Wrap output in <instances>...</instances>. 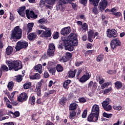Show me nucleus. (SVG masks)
I'll return each mask as SVG.
<instances>
[{"instance_id": "obj_21", "label": "nucleus", "mask_w": 125, "mask_h": 125, "mask_svg": "<svg viewBox=\"0 0 125 125\" xmlns=\"http://www.w3.org/2000/svg\"><path fill=\"white\" fill-rule=\"evenodd\" d=\"M8 115L11 116L12 118H18V117H19V116H20V112H19V111H16L13 113L12 112V111H10L8 113Z\"/></svg>"}, {"instance_id": "obj_18", "label": "nucleus", "mask_w": 125, "mask_h": 125, "mask_svg": "<svg viewBox=\"0 0 125 125\" xmlns=\"http://www.w3.org/2000/svg\"><path fill=\"white\" fill-rule=\"evenodd\" d=\"M70 33H71V28L69 26L63 28L61 31V34L63 36L69 35Z\"/></svg>"}, {"instance_id": "obj_11", "label": "nucleus", "mask_w": 125, "mask_h": 125, "mask_svg": "<svg viewBox=\"0 0 125 125\" xmlns=\"http://www.w3.org/2000/svg\"><path fill=\"white\" fill-rule=\"evenodd\" d=\"M25 13L26 15V17L28 19H30V18H33V19H37L38 18V15L35 14L34 11H30V10H26L25 11Z\"/></svg>"}, {"instance_id": "obj_52", "label": "nucleus", "mask_w": 125, "mask_h": 125, "mask_svg": "<svg viewBox=\"0 0 125 125\" xmlns=\"http://www.w3.org/2000/svg\"><path fill=\"white\" fill-rule=\"evenodd\" d=\"M39 5L40 7H43L44 5H45V3H44V1L43 0H41L40 1Z\"/></svg>"}, {"instance_id": "obj_59", "label": "nucleus", "mask_w": 125, "mask_h": 125, "mask_svg": "<svg viewBox=\"0 0 125 125\" xmlns=\"http://www.w3.org/2000/svg\"><path fill=\"white\" fill-rule=\"evenodd\" d=\"M39 28L40 29H42L43 30H45V31L46 30H47V29H48V28L46 27V26H45V25H44L43 24L40 25Z\"/></svg>"}, {"instance_id": "obj_4", "label": "nucleus", "mask_w": 125, "mask_h": 125, "mask_svg": "<svg viewBox=\"0 0 125 125\" xmlns=\"http://www.w3.org/2000/svg\"><path fill=\"white\" fill-rule=\"evenodd\" d=\"M75 0H58V2L56 5L57 10H60L63 12L65 10V5L66 3H71Z\"/></svg>"}, {"instance_id": "obj_19", "label": "nucleus", "mask_w": 125, "mask_h": 125, "mask_svg": "<svg viewBox=\"0 0 125 125\" xmlns=\"http://www.w3.org/2000/svg\"><path fill=\"white\" fill-rule=\"evenodd\" d=\"M46 4L45 6L47 8H49V9H51L52 8V5L55 3V1L56 0H44Z\"/></svg>"}, {"instance_id": "obj_49", "label": "nucleus", "mask_w": 125, "mask_h": 125, "mask_svg": "<svg viewBox=\"0 0 125 125\" xmlns=\"http://www.w3.org/2000/svg\"><path fill=\"white\" fill-rule=\"evenodd\" d=\"M108 85H110V83H104L101 85V87L102 89H104V88H105L106 86H108Z\"/></svg>"}, {"instance_id": "obj_6", "label": "nucleus", "mask_w": 125, "mask_h": 125, "mask_svg": "<svg viewBox=\"0 0 125 125\" xmlns=\"http://www.w3.org/2000/svg\"><path fill=\"white\" fill-rule=\"evenodd\" d=\"M106 37L109 39H115L118 37V32L115 29H107L106 30Z\"/></svg>"}, {"instance_id": "obj_3", "label": "nucleus", "mask_w": 125, "mask_h": 125, "mask_svg": "<svg viewBox=\"0 0 125 125\" xmlns=\"http://www.w3.org/2000/svg\"><path fill=\"white\" fill-rule=\"evenodd\" d=\"M22 32L20 27L16 26L9 37L10 40H20L22 38Z\"/></svg>"}, {"instance_id": "obj_26", "label": "nucleus", "mask_w": 125, "mask_h": 125, "mask_svg": "<svg viewBox=\"0 0 125 125\" xmlns=\"http://www.w3.org/2000/svg\"><path fill=\"white\" fill-rule=\"evenodd\" d=\"M36 38H37V34L35 33H31L27 36V39L29 41H33Z\"/></svg>"}, {"instance_id": "obj_5", "label": "nucleus", "mask_w": 125, "mask_h": 125, "mask_svg": "<svg viewBox=\"0 0 125 125\" xmlns=\"http://www.w3.org/2000/svg\"><path fill=\"white\" fill-rule=\"evenodd\" d=\"M122 42L119 38H114L112 39L110 43V45L111 49L114 50L117 48L118 46H121Z\"/></svg>"}, {"instance_id": "obj_38", "label": "nucleus", "mask_w": 125, "mask_h": 125, "mask_svg": "<svg viewBox=\"0 0 125 125\" xmlns=\"http://www.w3.org/2000/svg\"><path fill=\"white\" fill-rule=\"evenodd\" d=\"M75 117H76V111H72L70 112V116L69 118L71 120H74L75 119Z\"/></svg>"}, {"instance_id": "obj_58", "label": "nucleus", "mask_w": 125, "mask_h": 125, "mask_svg": "<svg viewBox=\"0 0 125 125\" xmlns=\"http://www.w3.org/2000/svg\"><path fill=\"white\" fill-rule=\"evenodd\" d=\"M59 37V33L58 32H56L53 35V39L54 40H56Z\"/></svg>"}, {"instance_id": "obj_33", "label": "nucleus", "mask_w": 125, "mask_h": 125, "mask_svg": "<svg viewBox=\"0 0 125 125\" xmlns=\"http://www.w3.org/2000/svg\"><path fill=\"white\" fill-rule=\"evenodd\" d=\"M89 1L91 4H93L94 6H97V5H98V3H99V1H100V0H89Z\"/></svg>"}, {"instance_id": "obj_10", "label": "nucleus", "mask_w": 125, "mask_h": 125, "mask_svg": "<svg viewBox=\"0 0 125 125\" xmlns=\"http://www.w3.org/2000/svg\"><path fill=\"white\" fill-rule=\"evenodd\" d=\"M43 80H41L39 82L37 83L36 84V87L35 88V91L36 92H37V95L38 96H41V88H42V83H43Z\"/></svg>"}, {"instance_id": "obj_13", "label": "nucleus", "mask_w": 125, "mask_h": 125, "mask_svg": "<svg viewBox=\"0 0 125 125\" xmlns=\"http://www.w3.org/2000/svg\"><path fill=\"white\" fill-rule=\"evenodd\" d=\"M27 99L28 95L26 93H22L18 97L19 102H24V101H27Z\"/></svg>"}, {"instance_id": "obj_28", "label": "nucleus", "mask_w": 125, "mask_h": 125, "mask_svg": "<svg viewBox=\"0 0 125 125\" xmlns=\"http://www.w3.org/2000/svg\"><path fill=\"white\" fill-rule=\"evenodd\" d=\"M13 52V48L11 46H8L6 49V53L7 55H10Z\"/></svg>"}, {"instance_id": "obj_16", "label": "nucleus", "mask_w": 125, "mask_h": 125, "mask_svg": "<svg viewBox=\"0 0 125 125\" xmlns=\"http://www.w3.org/2000/svg\"><path fill=\"white\" fill-rule=\"evenodd\" d=\"M86 74L83 75L79 80L80 83H85L86 81L90 79V76H89V73L88 72H86Z\"/></svg>"}, {"instance_id": "obj_24", "label": "nucleus", "mask_w": 125, "mask_h": 125, "mask_svg": "<svg viewBox=\"0 0 125 125\" xmlns=\"http://www.w3.org/2000/svg\"><path fill=\"white\" fill-rule=\"evenodd\" d=\"M34 27V23L31 22L27 24V34L31 33L33 31V27Z\"/></svg>"}, {"instance_id": "obj_31", "label": "nucleus", "mask_w": 125, "mask_h": 125, "mask_svg": "<svg viewBox=\"0 0 125 125\" xmlns=\"http://www.w3.org/2000/svg\"><path fill=\"white\" fill-rule=\"evenodd\" d=\"M28 103L31 104V105L36 104V98H35V96H32L29 98Z\"/></svg>"}, {"instance_id": "obj_41", "label": "nucleus", "mask_w": 125, "mask_h": 125, "mask_svg": "<svg viewBox=\"0 0 125 125\" xmlns=\"http://www.w3.org/2000/svg\"><path fill=\"white\" fill-rule=\"evenodd\" d=\"M67 61H68V58H67L65 56L61 57V58L60 59V62H67Z\"/></svg>"}, {"instance_id": "obj_48", "label": "nucleus", "mask_w": 125, "mask_h": 125, "mask_svg": "<svg viewBox=\"0 0 125 125\" xmlns=\"http://www.w3.org/2000/svg\"><path fill=\"white\" fill-rule=\"evenodd\" d=\"M25 9H26V7L25 6H22L19 8L18 9V12H24Z\"/></svg>"}, {"instance_id": "obj_27", "label": "nucleus", "mask_w": 125, "mask_h": 125, "mask_svg": "<svg viewBox=\"0 0 125 125\" xmlns=\"http://www.w3.org/2000/svg\"><path fill=\"white\" fill-rule=\"evenodd\" d=\"M115 86L117 89H120L123 87V83L120 81H118L114 83Z\"/></svg>"}, {"instance_id": "obj_45", "label": "nucleus", "mask_w": 125, "mask_h": 125, "mask_svg": "<svg viewBox=\"0 0 125 125\" xmlns=\"http://www.w3.org/2000/svg\"><path fill=\"white\" fill-rule=\"evenodd\" d=\"M103 116L105 118H107V119H110V118H112V117H113V114H108V113H106V112H104Z\"/></svg>"}, {"instance_id": "obj_36", "label": "nucleus", "mask_w": 125, "mask_h": 125, "mask_svg": "<svg viewBox=\"0 0 125 125\" xmlns=\"http://www.w3.org/2000/svg\"><path fill=\"white\" fill-rule=\"evenodd\" d=\"M13 86H14V83H13V82H10L8 83L7 87L9 90H12Z\"/></svg>"}, {"instance_id": "obj_47", "label": "nucleus", "mask_w": 125, "mask_h": 125, "mask_svg": "<svg viewBox=\"0 0 125 125\" xmlns=\"http://www.w3.org/2000/svg\"><path fill=\"white\" fill-rule=\"evenodd\" d=\"M113 108L114 110H116L117 111H121L122 110V106L121 105H113Z\"/></svg>"}, {"instance_id": "obj_12", "label": "nucleus", "mask_w": 125, "mask_h": 125, "mask_svg": "<svg viewBox=\"0 0 125 125\" xmlns=\"http://www.w3.org/2000/svg\"><path fill=\"white\" fill-rule=\"evenodd\" d=\"M51 29L48 28L46 30H43L41 35V38H50L51 37Z\"/></svg>"}, {"instance_id": "obj_56", "label": "nucleus", "mask_w": 125, "mask_h": 125, "mask_svg": "<svg viewBox=\"0 0 125 125\" xmlns=\"http://www.w3.org/2000/svg\"><path fill=\"white\" fill-rule=\"evenodd\" d=\"M79 101L81 103H84L86 102V99L84 98H79Z\"/></svg>"}, {"instance_id": "obj_55", "label": "nucleus", "mask_w": 125, "mask_h": 125, "mask_svg": "<svg viewBox=\"0 0 125 125\" xmlns=\"http://www.w3.org/2000/svg\"><path fill=\"white\" fill-rule=\"evenodd\" d=\"M82 73V70L81 69H78L77 74H76V78L77 79H80V75H81V73Z\"/></svg>"}, {"instance_id": "obj_15", "label": "nucleus", "mask_w": 125, "mask_h": 125, "mask_svg": "<svg viewBox=\"0 0 125 125\" xmlns=\"http://www.w3.org/2000/svg\"><path fill=\"white\" fill-rule=\"evenodd\" d=\"M99 106L97 104H94L92 106L91 113L99 117Z\"/></svg>"}, {"instance_id": "obj_46", "label": "nucleus", "mask_w": 125, "mask_h": 125, "mask_svg": "<svg viewBox=\"0 0 125 125\" xmlns=\"http://www.w3.org/2000/svg\"><path fill=\"white\" fill-rule=\"evenodd\" d=\"M66 101H67V100H66V98H65L64 97L62 98L60 100V102L61 105H65V103H66Z\"/></svg>"}, {"instance_id": "obj_2", "label": "nucleus", "mask_w": 125, "mask_h": 125, "mask_svg": "<svg viewBox=\"0 0 125 125\" xmlns=\"http://www.w3.org/2000/svg\"><path fill=\"white\" fill-rule=\"evenodd\" d=\"M6 63L7 64L10 71L11 70L18 71V70L22 69V62L20 61L6 60Z\"/></svg>"}, {"instance_id": "obj_25", "label": "nucleus", "mask_w": 125, "mask_h": 125, "mask_svg": "<svg viewBox=\"0 0 125 125\" xmlns=\"http://www.w3.org/2000/svg\"><path fill=\"white\" fill-rule=\"evenodd\" d=\"M30 80H40L41 79V75L39 73H36L34 75H30Z\"/></svg>"}, {"instance_id": "obj_29", "label": "nucleus", "mask_w": 125, "mask_h": 125, "mask_svg": "<svg viewBox=\"0 0 125 125\" xmlns=\"http://www.w3.org/2000/svg\"><path fill=\"white\" fill-rule=\"evenodd\" d=\"M76 73H77V69H75L74 71L70 70L68 73L69 78H75Z\"/></svg>"}, {"instance_id": "obj_57", "label": "nucleus", "mask_w": 125, "mask_h": 125, "mask_svg": "<svg viewBox=\"0 0 125 125\" xmlns=\"http://www.w3.org/2000/svg\"><path fill=\"white\" fill-rule=\"evenodd\" d=\"M3 37L2 34L0 35V48H2L3 47V43L1 42V39Z\"/></svg>"}, {"instance_id": "obj_53", "label": "nucleus", "mask_w": 125, "mask_h": 125, "mask_svg": "<svg viewBox=\"0 0 125 125\" xmlns=\"http://www.w3.org/2000/svg\"><path fill=\"white\" fill-rule=\"evenodd\" d=\"M113 15H115V16H116L117 18H119L121 17V16L122 15V13L120 12L113 13Z\"/></svg>"}, {"instance_id": "obj_9", "label": "nucleus", "mask_w": 125, "mask_h": 125, "mask_svg": "<svg viewBox=\"0 0 125 125\" xmlns=\"http://www.w3.org/2000/svg\"><path fill=\"white\" fill-rule=\"evenodd\" d=\"M55 51V46L53 43H50L49 44L48 48L47 50V55L51 57L54 56V52Z\"/></svg>"}, {"instance_id": "obj_39", "label": "nucleus", "mask_w": 125, "mask_h": 125, "mask_svg": "<svg viewBox=\"0 0 125 125\" xmlns=\"http://www.w3.org/2000/svg\"><path fill=\"white\" fill-rule=\"evenodd\" d=\"M38 24H45L46 23V20L44 18H42L38 21Z\"/></svg>"}, {"instance_id": "obj_34", "label": "nucleus", "mask_w": 125, "mask_h": 125, "mask_svg": "<svg viewBox=\"0 0 125 125\" xmlns=\"http://www.w3.org/2000/svg\"><path fill=\"white\" fill-rule=\"evenodd\" d=\"M31 86L32 83L31 82H26L23 84V88H24V89H29Z\"/></svg>"}, {"instance_id": "obj_22", "label": "nucleus", "mask_w": 125, "mask_h": 125, "mask_svg": "<svg viewBox=\"0 0 125 125\" xmlns=\"http://www.w3.org/2000/svg\"><path fill=\"white\" fill-rule=\"evenodd\" d=\"M93 35H94V32L92 30H90L88 32V40L90 42H92L93 40H92V38H93Z\"/></svg>"}, {"instance_id": "obj_64", "label": "nucleus", "mask_w": 125, "mask_h": 125, "mask_svg": "<svg viewBox=\"0 0 125 125\" xmlns=\"http://www.w3.org/2000/svg\"><path fill=\"white\" fill-rule=\"evenodd\" d=\"M93 84V82L90 81L88 84V88H92Z\"/></svg>"}, {"instance_id": "obj_17", "label": "nucleus", "mask_w": 125, "mask_h": 125, "mask_svg": "<svg viewBox=\"0 0 125 125\" xmlns=\"http://www.w3.org/2000/svg\"><path fill=\"white\" fill-rule=\"evenodd\" d=\"M107 0H101L100 2V5L99 6V8L101 11H104L105 8H106V6H107Z\"/></svg>"}, {"instance_id": "obj_54", "label": "nucleus", "mask_w": 125, "mask_h": 125, "mask_svg": "<svg viewBox=\"0 0 125 125\" xmlns=\"http://www.w3.org/2000/svg\"><path fill=\"white\" fill-rule=\"evenodd\" d=\"M93 12L96 15V14H98V10H97V6H94V8H93Z\"/></svg>"}, {"instance_id": "obj_50", "label": "nucleus", "mask_w": 125, "mask_h": 125, "mask_svg": "<svg viewBox=\"0 0 125 125\" xmlns=\"http://www.w3.org/2000/svg\"><path fill=\"white\" fill-rule=\"evenodd\" d=\"M53 65H54V62H53L49 61L48 62L47 67V68H51Z\"/></svg>"}, {"instance_id": "obj_40", "label": "nucleus", "mask_w": 125, "mask_h": 125, "mask_svg": "<svg viewBox=\"0 0 125 125\" xmlns=\"http://www.w3.org/2000/svg\"><path fill=\"white\" fill-rule=\"evenodd\" d=\"M104 58V56L103 54H100L97 58V62H100V61H102Z\"/></svg>"}, {"instance_id": "obj_30", "label": "nucleus", "mask_w": 125, "mask_h": 125, "mask_svg": "<svg viewBox=\"0 0 125 125\" xmlns=\"http://www.w3.org/2000/svg\"><path fill=\"white\" fill-rule=\"evenodd\" d=\"M70 83H71V80H66L63 83L64 88L68 89L69 88V84H70Z\"/></svg>"}, {"instance_id": "obj_23", "label": "nucleus", "mask_w": 125, "mask_h": 125, "mask_svg": "<svg viewBox=\"0 0 125 125\" xmlns=\"http://www.w3.org/2000/svg\"><path fill=\"white\" fill-rule=\"evenodd\" d=\"M35 70L38 72L39 74H42V64H39L35 66Z\"/></svg>"}, {"instance_id": "obj_35", "label": "nucleus", "mask_w": 125, "mask_h": 125, "mask_svg": "<svg viewBox=\"0 0 125 125\" xmlns=\"http://www.w3.org/2000/svg\"><path fill=\"white\" fill-rule=\"evenodd\" d=\"M77 109V104L76 103H73L70 104L69 106V110L73 111V110H76Z\"/></svg>"}, {"instance_id": "obj_62", "label": "nucleus", "mask_w": 125, "mask_h": 125, "mask_svg": "<svg viewBox=\"0 0 125 125\" xmlns=\"http://www.w3.org/2000/svg\"><path fill=\"white\" fill-rule=\"evenodd\" d=\"M111 90H112V88H111V87H110V88H109L108 89H105L104 91V94H107V93H109V92H110Z\"/></svg>"}, {"instance_id": "obj_42", "label": "nucleus", "mask_w": 125, "mask_h": 125, "mask_svg": "<svg viewBox=\"0 0 125 125\" xmlns=\"http://www.w3.org/2000/svg\"><path fill=\"white\" fill-rule=\"evenodd\" d=\"M23 76L22 75H18L16 76V81L18 83H20L22 82V80H23V78H22Z\"/></svg>"}, {"instance_id": "obj_32", "label": "nucleus", "mask_w": 125, "mask_h": 125, "mask_svg": "<svg viewBox=\"0 0 125 125\" xmlns=\"http://www.w3.org/2000/svg\"><path fill=\"white\" fill-rule=\"evenodd\" d=\"M96 80L97 82H99L100 84H102L104 83V80L103 79L102 76L101 75H98L96 77Z\"/></svg>"}, {"instance_id": "obj_8", "label": "nucleus", "mask_w": 125, "mask_h": 125, "mask_svg": "<svg viewBox=\"0 0 125 125\" xmlns=\"http://www.w3.org/2000/svg\"><path fill=\"white\" fill-rule=\"evenodd\" d=\"M28 47V42L25 41H19L17 43L15 49L17 51H19L22 48H26Z\"/></svg>"}, {"instance_id": "obj_7", "label": "nucleus", "mask_w": 125, "mask_h": 125, "mask_svg": "<svg viewBox=\"0 0 125 125\" xmlns=\"http://www.w3.org/2000/svg\"><path fill=\"white\" fill-rule=\"evenodd\" d=\"M111 102V100L109 98L106 99L102 103V106L104 108L105 111H111L112 110V107L111 105H109Z\"/></svg>"}, {"instance_id": "obj_14", "label": "nucleus", "mask_w": 125, "mask_h": 125, "mask_svg": "<svg viewBox=\"0 0 125 125\" xmlns=\"http://www.w3.org/2000/svg\"><path fill=\"white\" fill-rule=\"evenodd\" d=\"M98 117L99 116L97 115H96L95 114L91 112V114H90L87 117V121L88 122H97V121H98Z\"/></svg>"}, {"instance_id": "obj_61", "label": "nucleus", "mask_w": 125, "mask_h": 125, "mask_svg": "<svg viewBox=\"0 0 125 125\" xmlns=\"http://www.w3.org/2000/svg\"><path fill=\"white\" fill-rule=\"evenodd\" d=\"M118 11L117 8L114 7L110 10V12H112V14L113 15V13H116Z\"/></svg>"}, {"instance_id": "obj_44", "label": "nucleus", "mask_w": 125, "mask_h": 125, "mask_svg": "<svg viewBox=\"0 0 125 125\" xmlns=\"http://www.w3.org/2000/svg\"><path fill=\"white\" fill-rule=\"evenodd\" d=\"M15 92H13L10 95H8V98L11 100V101H13L14 99V95H15Z\"/></svg>"}, {"instance_id": "obj_63", "label": "nucleus", "mask_w": 125, "mask_h": 125, "mask_svg": "<svg viewBox=\"0 0 125 125\" xmlns=\"http://www.w3.org/2000/svg\"><path fill=\"white\" fill-rule=\"evenodd\" d=\"M65 57H66L67 58H68V60H69V59L72 58V54H71V53L67 52V53H66V56H65Z\"/></svg>"}, {"instance_id": "obj_37", "label": "nucleus", "mask_w": 125, "mask_h": 125, "mask_svg": "<svg viewBox=\"0 0 125 125\" xmlns=\"http://www.w3.org/2000/svg\"><path fill=\"white\" fill-rule=\"evenodd\" d=\"M56 70L57 72H63L64 68H63L61 64H58L56 66Z\"/></svg>"}, {"instance_id": "obj_51", "label": "nucleus", "mask_w": 125, "mask_h": 125, "mask_svg": "<svg viewBox=\"0 0 125 125\" xmlns=\"http://www.w3.org/2000/svg\"><path fill=\"white\" fill-rule=\"evenodd\" d=\"M47 69H48L49 73H51L52 75L55 73V69L54 68H52V67H47Z\"/></svg>"}, {"instance_id": "obj_20", "label": "nucleus", "mask_w": 125, "mask_h": 125, "mask_svg": "<svg viewBox=\"0 0 125 125\" xmlns=\"http://www.w3.org/2000/svg\"><path fill=\"white\" fill-rule=\"evenodd\" d=\"M88 30V25L86 23H84L82 25V27L78 29L79 32H82V33H85Z\"/></svg>"}, {"instance_id": "obj_43", "label": "nucleus", "mask_w": 125, "mask_h": 125, "mask_svg": "<svg viewBox=\"0 0 125 125\" xmlns=\"http://www.w3.org/2000/svg\"><path fill=\"white\" fill-rule=\"evenodd\" d=\"M1 71L3 72H7L8 71V67L5 65H2L1 67Z\"/></svg>"}, {"instance_id": "obj_1", "label": "nucleus", "mask_w": 125, "mask_h": 125, "mask_svg": "<svg viewBox=\"0 0 125 125\" xmlns=\"http://www.w3.org/2000/svg\"><path fill=\"white\" fill-rule=\"evenodd\" d=\"M62 42L60 44L58 45L59 49H63L64 46L66 50L69 51H73L74 50V46H77L79 42L77 39V35L74 33H71L68 38V40H66L65 38H63Z\"/></svg>"}, {"instance_id": "obj_60", "label": "nucleus", "mask_w": 125, "mask_h": 125, "mask_svg": "<svg viewBox=\"0 0 125 125\" xmlns=\"http://www.w3.org/2000/svg\"><path fill=\"white\" fill-rule=\"evenodd\" d=\"M86 115H87V110H84L82 114V118H86Z\"/></svg>"}]
</instances>
